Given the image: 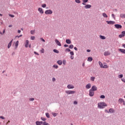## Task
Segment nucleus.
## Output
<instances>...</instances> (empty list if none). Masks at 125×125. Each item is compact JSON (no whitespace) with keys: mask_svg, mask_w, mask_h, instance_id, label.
Masks as SVG:
<instances>
[{"mask_svg":"<svg viewBox=\"0 0 125 125\" xmlns=\"http://www.w3.org/2000/svg\"><path fill=\"white\" fill-rule=\"evenodd\" d=\"M105 107H107V104L105 102H101L98 104V108L99 109H104Z\"/></svg>","mask_w":125,"mask_h":125,"instance_id":"1","label":"nucleus"},{"mask_svg":"<svg viewBox=\"0 0 125 125\" xmlns=\"http://www.w3.org/2000/svg\"><path fill=\"white\" fill-rule=\"evenodd\" d=\"M89 95L90 97H92L94 95V91L90 89L89 90Z\"/></svg>","mask_w":125,"mask_h":125,"instance_id":"2","label":"nucleus"},{"mask_svg":"<svg viewBox=\"0 0 125 125\" xmlns=\"http://www.w3.org/2000/svg\"><path fill=\"white\" fill-rule=\"evenodd\" d=\"M65 92L67 94H74V93H76V91L70 90L65 91Z\"/></svg>","mask_w":125,"mask_h":125,"instance_id":"3","label":"nucleus"},{"mask_svg":"<svg viewBox=\"0 0 125 125\" xmlns=\"http://www.w3.org/2000/svg\"><path fill=\"white\" fill-rule=\"evenodd\" d=\"M53 12L51 10H47L45 11V14H52Z\"/></svg>","mask_w":125,"mask_h":125,"instance_id":"4","label":"nucleus"},{"mask_svg":"<svg viewBox=\"0 0 125 125\" xmlns=\"http://www.w3.org/2000/svg\"><path fill=\"white\" fill-rule=\"evenodd\" d=\"M90 90L93 91H96V90H97V87H96L95 85H93Z\"/></svg>","mask_w":125,"mask_h":125,"instance_id":"5","label":"nucleus"},{"mask_svg":"<svg viewBox=\"0 0 125 125\" xmlns=\"http://www.w3.org/2000/svg\"><path fill=\"white\" fill-rule=\"evenodd\" d=\"M55 42L57 44V45H59V46H61V45H62L61 44V43L60 42H59V41H58V40L56 39L55 40Z\"/></svg>","mask_w":125,"mask_h":125,"instance_id":"6","label":"nucleus"},{"mask_svg":"<svg viewBox=\"0 0 125 125\" xmlns=\"http://www.w3.org/2000/svg\"><path fill=\"white\" fill-rule=\"evenodd\" d=\"M114 27L116 28V29H122V26L121 24H115Z\"/></svg>","mask_w":125,"mask_h":125,"instance_id":"7","label":"nucleus"},{"mask_svg":"<svg viewBox=\"0 0 125 125\" xmlns=\"http://www.w3.org/2000/svg\"><path fill=\"white\" fill-rule=\"evenodd\" d=\"M110 54H111V53H110V51H107L104 52V56H108V55H110Z\"/></svg>","mask_w":125,"mask_h":125,"instance_id":"8","label":"nucleus"},{"mask_svg":"<svg viewBox=\"0 0 125 125\" xmlns=\"http://www.w3.org/2000/svg\"><path fill=\"white\" fill-rule=\"evenodd\" d=\"M106 23H107V24H109V25H114V24H115V21H106Z\"/></svg>","mask_w":125,"mask_h":125,"instance_id":"9","label":"nucleus"},{"mask_svg":"<svg viewBox=\"0 0 125 125\" xmlns=\"http://www.w3.org/2000/svg\"><path fill=\"white\" fill-rule=\"evenodd\" d=\"M67 88H68V89H71L75 88V86H74L72 84H69V85H67Z\"/></svg>","mask_w":125,"mask_h":125,"instance_id":"10","label":"nucleus"},{"mask_svg":"<svg viewBox=\"0 0 125 125\" xmlns=\"http://www.w3.org/2000/svg\"><path fill=\"white\" fill-rule=\"evenodd\" d=\"M90 87H91V84L90 83H88L85 86V88L87 89H89V88H90Z\"/></svg>","mask_w":125,"mask_h":125,"instance_id":"11","label":"nucleus"},{"mask_svg":"<svg viewBox=\"0 0 125 125\" xmlns=\"http://www.w3.org/2000/svg\"><path fill=\"white\" fill-rule=\"evenodd\" d=\"M38 11L41 13V14H43V10H42V8H39Z\"/></svg>","mask_w":125,"mask_h":125,"instance_id":"12","label":"nucleus"},{"mask_svg":"<svg viewBox=\"0 0 125 125\" xmlns=\"http://www.w3.org/2000/svg\"><path fill=\"white\" fill-rule=\"evenodd\" d=\"M29 41L28 40H26L25 43V47H28L29 46Z\"/></svg>","mask_w":125,"mask_h":125,"instance_id":"13","label":"nucleus"},{"mask_svg":"<svg viewBox=\"0 0 125 125\" xmlns=\"http://www.w3.org/2000/svg\"><path fill=\"white\" fill-rule=\"evenodd\" d=\"M42 124H43V122H42V121H37L36 122V124L37 125H42Z\"/></svg>","mask_w":125,"mask_h":125,"instance_id":"14","label":"nucleus"},{"mask_svg":"<svg viewBox=\"0 0 125 125\" xmlns=\"http://www.w3.org/2000/svg\"><path fill=\"white\" fill-rule=\"evenodd\" d=\"M91 7V5L87 4L85 6H84V8L86 9H87L88 8H90Z\"/></svg>","mask_w":125,"mask_h":125,"instance_id":"15","label":"nucleus"},{"mask_svg":"<svg viewBox=\"0 0 125 125\" xmlns=\"http://www.w3.org/2000/svg\"><path fill=\"white\" fill-rule=\"evenodd\" d=\"M119 51H120V52H122V53H124V54H125V49H119Z\"/></svg>","mask_w":125,"mask_h":125,"instance_id":"16","label":"nucleus"},{"mask_svg":"<svg viewBox=\"0 0 125 125\" xmlns=\"http://www.w3.org/2000/svg\"><path fill=\"white\" fill-rule=\"evenodd\" d=\"M102 68L103 69H108V68H109V66L106 64H104V65H103Z\"/></svg>","mask_w":125,"mask_h":125,"instance_id":"17","label":"nucleus"},{"mask_svg":"<svg viewBox=\"0 0 125 125\" xmlns=\"http://www.w3.org/2000/svg\"><path fill=\"white\" fill-rule=\"evenodd\" d=\"M115 112V109H113V108H110L109 109V113H114Z\"/></svg>","mask_w":125,"mask_h":125,"instance_id":"18","label":"nucleus"},{"mask_svg":"<svg viewBox=\"0 0 125 125\" xmlns=\"http://www.w3.org/2000/svg\"><path fill=\"white\" fill-rule=\"evenodd\" d=\"M18 45H19V41H17L15 44V48H17L18 47Z\"/></svg>","mask_w":125,"mask_h":125,"instance_id":"19","label":"nucleus"},{"mask_svg":"<svg viewBox=\"0 0 125 125\" xmlns=\"http://www.w3.org/2000/svg\"><path fill=\"white\" fill-rule=\"evenodd\" d=\"M12 42H13V39L9 43L8 45V48H10V46H11V44L12 43Z\"/></svg>","mask_w":125,"mask_h":125,"instance_id":"20","label":"nucleus"},{"mask_svg":"<svg viewBox=\"0 0 125 125\" xmlns=\"http://www.w3.org/2000/svg\"><path fill=\"white\" fill-rule=\"evenodd\" d=\"M124 101H125V100H124V99H122V98H120L118 100V102L119 103H123L124 102Z\"/></svg>","mask_w":125,"mask_h":125,"instance_id":"21","label":"nucleus"},{"mask_svg":"<svg viewBox=\"0 0 125 125\" xmlns=\"http://www.w3.org/2000/svg\"><path fill=\"white\" fill-rule=\"evenodd\" d=\"M66 43H68V44H70V43H71V40L69 39H66Z\"/></svg>","mask_w":125,"mask_h":125,"instance_id":"22","label":"nucleus"},{"mask_svg":"<svg viewBox=\"0 0 125 125\" xmlns=\"http://www.w3.org/2000/svg\"><path fill=\"white\" fill-rule=\"evenodd\" d=\"M93 59H92V57H90L88 58L87 59V61H89V62H91V61H92Z\"/></svg>","mask_w":125,"mask_h":125,"instance_id":"23","label":"nucleus"},{"mask_svg":"<svg viewBox=\"0 0 125 125\" xmlns=\"http://www.w3.org/2000/svg\"><path fill=\"white\" fill-rule=\"evenodd\" d=\"M100 39H101V40H105L106 39V37L105 36H103L102 35H100Z\"/></svg>","mask_w":125,"mask_h":125,"instance_id":"24","label":"nucleus"},{"mask_svg":"<svg viewBox=\"0 0 125 125\" xmlns=\"http://www.w3.org/2000/svg\"><path fill=\"white\" fill-rule=\"evenodd\" d=\"M120 17L121 18H125V14H121Z\"/></svg>","mask_w":125,"mask_h":125,"instance_id":"25","label":"nucleus"},{"mask_svg":"<svg viewBox=\"0 0 125 125\" xmlns=\"http://www.w3.org/2000/svg\"><path fill=\"white\" fill-rule=\"evenodd\" d=\"M57 63L58 64H59V65H62V61L61 60L58 61Z\"/></svg>","mask_w":125,"mask_h":125,"instance_id":"26","label":"nucleus"},{"mask_svg":"<svg viewBox=\"0 0 125 125\" xmlns=\"http://www.w3.org/2000/svg\"><path fill=\"white\" fill-rule=\"evenodd\" d=\"M95 80V77H91L90 78V80L91 81V82H94Z\"/></svg>","mask_w":125,"mask_h":125,"instance_id":"27","label":"nucleus"},{"mask_svg":"<svg viewBox=\"0 0 125 125\" xmlns=\"http://www.w3.org/2000/svg\"><path fill=\"white\" fill-rule=\"evenodd\" d=\"M103 16L104 17V18H107L108 17V16L107 15V14H106V13H103Z\"/></svg>","mask_w":125,"mask_h":125,"instance_id":"28","label":"nucleus"},{"mask_svg":"<svg viewBox=\"0 0 125 125\" xmlns=\"http://www.w3.org/2000/svg\"><path fill=\"white\" fill-rule=\"evenodd\" d=\"M99 64L101 68H102V67L103 66V64L102 63V62H99Z\"/></svg>","mask_w":125,"mask_h":125,"instance_id":"29","label":"nucleus"},{"mask_svg":"<svg viewBox=\"0 0 125 125\" xmlns=\"http://www.w3.org/2000/svg\"><path fill=\"white\" fill-rule=\"evenodd\" d=\"M123 37H125V35H124L123 34L121 33V34L119 35V37L120 39H122V38H123Z\"/></svg>","mask_w":125,"mask_h":125,"instance_id":"30","label":"nucleus"},{"mask_svg":"<svg viewBox=\"0 0 125 125\" xmlns=\"http://www.w3.org/2000/svg\"><path fill=\"white\" fill-rule=\"evenodd\" d=\"M46 116L47 117V118H50V116H49V113H45Z\"/></svg>","mask_w":125,"mask_h":125,"instance_id":"31","label":"nucleus"},{"mask_svg":"<svg viewBox=\"0 0 125 125\" xmlns=\"http://www.w3.org/2000/svg\"><path fill=\"white\" fill-rule=\"evenodd\" d=\"M54 52H55V53H59V51L57 50V49H54L53 50Z\"/></svg>","mask_w":125,"mask_h":125,"instance_id":"32","label":"nucleus"},{"mask_svg":"<svg viewBox=\"0 0 125 125\" xmlns=\"http://www.w3.org/2000/svg\"><path fill=\"white\" fill-rule=\"evenodd\" d=\"M124 77V75L123 74H120L118 76V78H119V79H122V78H123Z\"/></svg>","mask_w":125,"mask_h":125,"instance_id":"33","label":"nucleus"},{"mask_svg":"<svg viewBox=\"0 0 125 125\" xmlns=\"http://www.w3.org/2000/svg\"><path fill=\"white\" fill-rule=\"evenodd\" d=\"M43 125H49V124L46 123V122H44L42 124Z\"/></svg>","mask_w":125,"mask_h":125,"instance_id":"34","label":"nucleus"},{"mask_svg":"<svg viewBox=\"0 0 125 125\" xmlns=\"http://www.w3.org/2000/svg\"><path fill=\"white\" fill-rule=\"evenodd\" d=\"M71 49H72V48H74V45L71 44L69 47Z\"/></svg>","mask_w":125,"mask_h":125,"instance_id":"35","label":"nucleus"},{"mask_svg":"<svg viewBox=\"0 0 125 125\" xmlns=\"http://www.w3.org/2000/svg\"><path fill=\"white\" fill-rule=\"evenodd\" d=\"M41 120L42 121H46V118H45L44 117H41Z\"/></svg>","mask_w":125,"mask_h":125,"instance_id":"36","label":"nucleus"},{"mask_svg":"<svg viewBox=\"0 0 125 125\" xmlns=\"http://www.w3.org/2000/svg\"><path fill=\"white\" fill-rule=\"evenodd\" d=\"M30 33L31 34V35H34L35 34V30H31L30 31Z\"/></svg>","mask_w":125,"mask_h":125,"instance_id":"37","label":"nucleus"},{"mask_svg":"<svg viewBox=\"0 0 125 125\" xmlns=\"http://www.w3.org/2000/svg\"><path fill=\"white\" fill-rule=\"evenodd\" d=\"M66 60H63V61H62V64H63V65H66Z\"/></svg>","mask_w":125,"mask_h":125,"instance_id":"38","label":"nucleus"},{"mask_svg":"<svg viewBox=\"0 0 125 125\" xmlns=\"http://www.w3.org/2000/svg\"><path fill=\"white\" fill-rule=\"evenodd\" d=\"M75 2L77 3H81V0H75Z\"/></svg>","mask_w":125,"mask_h":125,"instance_id":"39","label":"nucleus"},{"mask_svg":"<svg viewBox=\"0 0 125 125\" xmlns=\"http://www.w3.org/2000/svg\"><path fill=\"white\" fill-rule=\"evenodd\" d=\"M41 53H44V49L42 48V50H41Z\"/></svg>","mask_w":125,"mask_h":125,"instance_id":"40","label":"nucleus"},{"mask_svg":"<svg viewBox=\"0 0 125 125\" xmlns=\"http://www.w3.org/2000/svg\"><path fill=\"white\" fill-rule=\"evenodd\" d=\"M53 67L54 68H55V69H57L58 68V65L54 64Z\"/></svg>","mask_w":125,"mask_h":125,"instance_id":"41","label":"nucleus"},{"mask_svg":"<svg viewBox=\"0 0 125 125\" xmlns=\"http://www.w3.org/2000/svg\"><path fill=\"white\" fill-rule=\"evenodd\" d=\"M42 7H43V8H44V7H46V4H43L42 5Z\"/></svg>","mask_w":125,"mask_h":125,"instance_id":"42","label":"nucleus"},{"mask_svg":"<svg viewBox=\"0 0 125 125\" xmlns=\"http://www.w3.org/2000/svg\"><path fill=\"white\" fill-rule=\"evenodd\" d=\"M52 115L54 117H56V116H57V113H52Z\"/></svg>","mask_w":125,"mask_h":125,"instance_id":"43","label":"nucleus"},{"mask_svg":"<svg viewBox=\"0 0 125 125\" xmlns=\"http://www.w3.org/2000/svg\"><path fill=\"white\" fill-rule=\"evenodd\" d=\"M100 98H102V99H104V98H105V96H104V95H101V96H100Z\"/></svg>","mask_w":125,"mask_h":125,"instance_id":"44","label":"nucleus"},{"mask_svg":"<svg viewBox=\"0 0 125 125\" xmlns=\"http://www.w3.org/2000/svg\"><path fill=\"white\" fill-rule=\"evenodd\" d=\"M9 16H10V17H11L12 18H14V15L9 14Z\"/></svg>","mask_w":125,"mask_h":125,"instance_id":"45","label":"nucleus"},{"mask_svg":"<svg viewBox=\"0 0 125 125\" xmlns=\"http://www.w3.org/2000/svg\"><path fill=\"white\" fill-rule=\"evenodd\" d=\"M35 36H32L31 37V40H32V41H34V40H35Z\"/></svg>","mask_w":125,"mask_h":125,"instance_id":"46","label":"nucleus"},{"mask_svg":"<svg viewBox=\"0 0 125 125\" xmlns=\"http://www.w3.org/2000/svg\"><path fill=\"white\" fill-rule=\"evenodd\" d=\"M22 35H20V36H16V37H15V38H18V39H19V38H21V37H22Z\"/></svg>","mask_w":125,"mask_h":125,"instance_id":"47","label":"nucleus"},{"mask_svg":"<svg viewBox=\"0 0 125 125\" xmlns=\"http://www.w3.org/2000/svg\"><path fill=\"white\" fill-rule=\"evenodd\" d=\"M65 50L66 51H68V52H70V51H71V50L69 48H66Z\"/></svg>","mask_w":125,"mask_h":125,"instance_id":"48","label":"nucleus"},{"mask_svg":"<svg viewBox=\"0 0 125 125\" xmlns=\"http://www.w3.org/2000/svg\"><path fill=\"white\" fill-rule=\"evenodd\" d=\"M0 119H2V120H5V118L3 116H0Z\"/></svg>","mask_w":125,"mask_h":125,"instance_id":"49","label":"nucleus"},{"mask_svg":"<svg viewBox=\"0 0 125 125\" xmlns=\"http://www.w3.org/2000/svg\"><path fill=\"white\" fill-rule=\"evenodd\" d=\"M121 34H123V35H124V37H125V31H122V32H121Z\"/></svg>","mask_w":125,"mask_h":125,"instance_id":"50","label":"nucleus"},{"mask_svg":"<svg viewBox=\"0 0 125 125\" xmlns=\"http://www.w3.org/2000/svg\"><path fill=\"white\" fill-rule=\"evenodd\" d=\"M30 101H34L35 100V99L34 98H30L29 99Z\"/></svg>","mask_w":125,"mask_h":125,"instance_id":"51","label":"nucleus"},{"mask_svg":"<svg viewBox=\"0 0 125 125\" xmlns=\"http://www.w3.org/2000/svg\"><path fill=\"white\" fill-rule=\"evenodd\" d=\"M83 2L86 3V2H87V1H88V0H83Z\"/></svg>","mask_w":125,"mask_h":125,"instance_id":"52","label":"nucleus"},{"mask_svg":"<svg viewBox=\"0 0 125 125\" xmlns=\"http://www.w3.org/2000/svg\"><path fill=\"white\" fill-rule=\"evenodd\" d=\"M70 55H74V52H73V51H71V52H70Z\"/></svg>","mask_w":125,"mask_h":125,"instance_id":"53","label":"nucleus"},{"mask_svg":"<svg viewBox=\"0 0 125 125\" xmlns=\"http://www.w3.org/2000/svg\"><path fill=\"white\" fill-rule=\"evenodd\" d=\"M112 17H113L114 19H116V18L115 17V15L112 14Z\"/></svg>","mask_w":125,"mask_h":125,"instance_id":"54","label":"nucleus"},{"mask_svg":"<svg viewBox=\"0 0 125 125\" xmlns=\"http://www.w3.org/2000/svg\"><path fill=\"white\" fill-rule=\"evenodd\" d=\"M41 40H42V42H45V40H44V39H42V38H41Z\"/></svg>","mask_w":125,"mask_h":125,"instance_id":"55","label":"nucleus"},{"mask_svg":"<svg viewBox=\"0 0 125 125\" xmlns=\"http://www.w3.org/2000/svg\"><path fill=\"white\" fill-rule=\"evenodd\" d=\"M74 104H75V105H76L77 104H78V102L76 101H74Z\"/></svg>","mask_w":125,"mask_h":125,"instance_id":"56","label":"nucleus"},{"mask_svg":"<svg viewBox=\"0 0 125 125\" xmlns=\"http://www.w3.org/2000/svg\"><path fill=\"white\" fill-rule=\"evenodd\" d=\"M52 81H53V82H55V81H56L55 78H52Z\"/></svg>","mask_w":125,"mask_h":125,"instance_id":"57","label":"nucleus"},{"mask_svg":"<svg viewBox=\"0 0 125 125\" xmlns=\"http://www.w3.org/2000/svg\"><path fill=\"white\" fill-rule=\"evenodd\" d=\"M105 113H109V111H108V110H107V109L105 110Z\"/></svg>","mask_w":125,"mask_h":125,"instance_id":"58","label":"nucleus"},{"mask_svg":"<svg viewBox=\"0 0 125 125\" xmlns=\"http://www.w3.org/2000/svg\"><path fill=\"white\" fill-rule=\"evenodd\" d=\"M34 54H36L37 55H39V53H37V52H34Z\"/></svg>","mask_w":125,"mask_h":125,"instance_id":"59","label":"nucleus"},{"mask_svg":"<svg viewBox=\"0 0 125 125\" xmlns=\"http://www.w3.org/2000/svg\"><path fill=\"white\" fill-rule=\"evenodd\" d=\"M70 58H71V59H72V60L74 59V56H71L70 57Z\"/></svg>","mask_w":125,"mask_h":125,"instance_id":"60","label":"nucleus"},{"mask_svg":"<svg viewBox=\"0 0 125 125\" xmlns=\"http://www.w3.org/2000/svg\"><path fill=\"white\" fill-rule=\"evenodd\" d=\"M64 47H68V45H67V44H64Z\"/></svg>","mask_w":125,"mask_h":125,"instance_id":"61","label":"nucleus"},{"mask_svg":"<svg viewBox=\"0 0 125 125\" xmlns=\"http://www.w3.org/2000/svg\"><path fill=\"white\" fill-rule=\"evenodd\" d=\"M122 46H123V47L125 48V44H123Z\"/></svg>","mask_w":125,"mask_h":125,"instance_id":"62","label":"nucleus"},{"mask_svg":"<svg viewBox=\"0 0 125 125\" xmlns=\"http://www.w3.org/2000/svg\"><path fill=\"white\" fill-rule=\"evenodd\" d=\"M74 49H75V50H78V48L76 47H74Z\"/></svg>","mask_w":125,"mask_h":125,"instance_id":"63","label":"nucleus"},{"mask_svg":"<svg viewBox=\"0 0 125 125\" xmlns=\"http://www.w3.org/2000/svg\"><path fill=\"white\" fill-rule=\"evenodd\" d=\"M123 105H125V101H124V102H123Z\"/></svg>","mask_w":125,"mask_h":125,"instance_id":"64","label":"nucleus"}]
</instances>
